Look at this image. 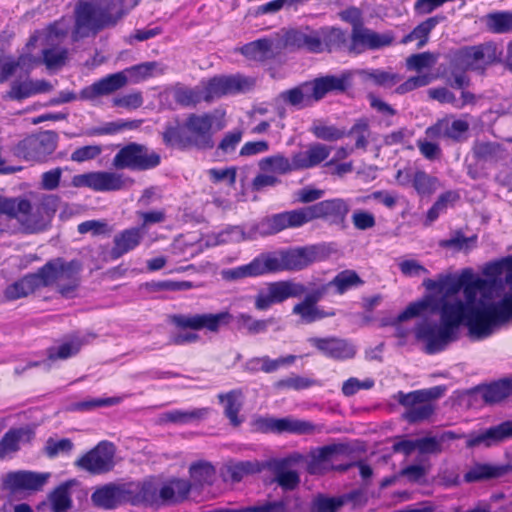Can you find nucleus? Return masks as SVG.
Segmentation results:
<instances>
[{
    "mask_svg": "<svg viewBox=\"0 0 512 512\" xmlns=\"http://www.w3.org/2000/svg\"><path fill=\"white\" fill-rule=\"evenodd\" d=\"M444 19V16L436 15L427 18L413 29V36H415V39L418 40V49L422 48L427 44L430 32Z\"/></svg>",
    "mask_w": 512,
    "mask_h": 512,
    "instance_id": "58",
    "label": "nucleus"
},
{
    "mask_svg": "<svg viewBox=\"0 0 512 512\" xmlns=\"http://www.w3.org/2000/svg\"><path fill=\"white\" fill-rule=\"evenodd\" d=\"M319 38L322 44V52L326 49L340 46L346 41V33L340 28L336 27H321L319 28Z\"/></svg>",
    "mask_w": 512,
    "mask_h": 512,
    "instance_id": "55",
    "label": "nucleus"
},
{
    "mask_svg": "<svg viewBox=\"0 0 512 512\" xmlns=\"http://www.w3.org/2000/svg\"><path fill=\"white\" fill-rule=\"evenodd\" d=\"M350 207L341 198H334L317 202L308 206L310 221L322 219L331 225L343 224Z\"/></svg>",
    "mask_w": 512,
    "mask_h": 512,
    "instance_id": "20",
    "label": "nucleus"
},
{
    "mask_svg": "<svg viewBox=\"0 0 512 512\" xmlns=\"http://www.w3.org/2000/svg\"><path fill=\"white\" fill-rule=\"evenodd\" d=\"M310 86L311 84L308 81L304 82L296 87L281 92L279 98L285 104L297 109L310 107L315 103Z\"/></svg>",
    "mask_w": 512,
    "mask_h": 512,
    "instance_id": "34",
    "label": "nucleus"
},
{
    "mask_svg": "<svg viewBox=\"0 0 512 512\" xmlns=\"http://www.w3.org/2000/svg\"><path fill=\"white\" fill-rule=\"evenodd\" d=\"M253 84L252 80L240 75L214 77L209 80L204 88L206 93L205 102L209 103L215 98L247 91Z\"/></svg>",
    "mask_w": 512,
    "mask_h": 512,
    "instance_id": "19",
    "label": "nucleus"
},
{
    "mask_svg": "<svg viewBox=\"0 0 512 512\" xmlns=\"http://www.w3.org/2000/svg\"><path fill=\"white\" fill-rule=\"evenodd\" d=\"M477 242V234L466 236L461 229H458L451 231L449 238L440 240L438 245L453 252H468L477 247Z\"/></svg>",
    "mask_w": 512,
    "mask_h": 512,
    "instance_id": "35",
    "label": "nucleus"
},
{
    "mask_svg": "<svg viewBox=\"0 0 512 512\" xmlns=\"http://www.w3.org/2000/svg\"><path fill=\"white\" fill-rule=\"evenodd\" d=\"M512 438V420L504 421L482 432V444L487 447Z\"/></svg>",
    "mask_w": 512,
    "mask_h": 512,
    "instance_id": "45",
    "label": "nucleus"
},
{
    "mask_svg": "<svg viewBox=\"0 0 512 512\" xmlns=\"http://www.w3.org/2000/svg\"><path fill=\"white\" fill-rule=\"evenodd\" d=\"M209 413L208 408H196L193 410H171L160 415L161 423H173L184 425L194 422H199L207 417Z\"/></svg>",
    "mask_w": 512,
    "mask_h": 512,
    "instance_id": "36",
    "label": "nucleus"
},
{
    "mask_svg": "<svg viewBox=\"0 0 512 512\" xmlns=\"http://www.w3.org/2000/svg\"><path fill=\"white\" fill-rule=\"evenodd\" d=\"M303 460L302 454L292 453L283 458L270 459L266 462L265 467L272 472L273 483H276L283 491H293L299 487L301 482L298 468Z\"/></svg>",
    "mask_w": 512,
    "mask_h": 512,
    "instance_id": "9",
    "label": "nucleus"
},
{
    "mask_svg": "<svg viewBox=\"0 0 512 512\" xmlns=\"http://www.w3.org/2000/svg\"><path fill=\"white\" fill-rule=\"evenodd\" d=\"M129 493L131 491L127 490V483H110L96 489L91 496V500L97 507L113 509L123 502H128Z\"/></svg>",
    "mask_w": 512,
    "mask_h": 512,
    "instance_id": "23",
    "label": "nucleus"
},
{
    "mask_svg": "<svg viewBox=\"0 0 512 512\" xmlns=\"http://www.w3.org/2000/svg\"><path fill=\"white\" fill-rule=\"evenodd\" d=\"M309 342L325 356L336 360L351 359L356 354L355 347L344 339L312 337Z\"/></svg>",
    "mask_w": 512,
    "mask_h": 512,
    "instance_id": "22",
    "label": "nucleus"
},
{
    "mask_svg": "<svg viewBox=\"0 0 512 512\" xmlns=\"http://www.w3.org/2000/svg\"><path fill=\"white\" fill-rule=\"evenodd\" d=\"M363 284V280L354 270H344L339 272L330 282L327 283L330 287H335L338 294H344L352 287Z\"/></svg>",
    "mask_w": 512,
    "mask_h": 512,
    "instance_id": "49",
    "label": "nucleus"
},
{
    "mask_svg": "<svg viewBox=\"0 0 512 512\" xmlns=\"http://www.w3.org/2000/svg\"><path fill=\"white\" fill-rule=\"evenodd\" d=\"M74 448L73 442L68 438H63L60 440H55L53 438H48L45 446L44 452L49 458H55L59 454H68Z\"/></svg>",
    "mask_w": 512,
    "mask_h": 512,
    "instance_id": "62",
    "label": "nucleus"
},
{
    "mask_svg": "<svg viewBox=\"0 0 512 512\" xmlns=\"http://www.w3.org/2000/svg\"><path fill=\"white\" fill-rule=\"evenodd\" d=\"M163 143L170 148L187 149L190 148V141L187 137L184 124L178 119L168 121L161 133Z\"/></svg>",
    "mask_w": 512,
    "mask_h": 512,
    "instance_id": "32",
    "label": "nucleus"
},
{
    "mask_svg": "<svg viewBox=\"0 0 512 512\" xmlns=\"http://www.w3.org/2000/svg\"><path fill=\"white\" fill-rule=\"evenodd\" d=\"M133 180L123 174L107 171L88 172L73 176L74 187H88L94 191H118L131 185Z\"/></svg>",
    "mask_w": 512,
    "mask_h": 512,
    "instance_id": "13",
    "label": "nucleus"
},
{
    "mask_svg": "<svg viewBox=\"0 0 512 512\" xmlns=\"http://www.w3.org/2000/svg\"><path fill=\"white\" fill-rule=\"evenodd\" d=\"M284 45L292 49H304L310 53H322L319 29L302 26L288 30L284 35Z\"/></svg>",
    "mask_w": 512,
    "mask_h": 512,
    "instance_id": "21",
    "label": "nucleus"
},
{
    "mask_svg": "<svg viewBox=\"0 0 512 512\" xmlns=\"http://www.w3.org/2000/svg\"><path fill=\"white\" fill-rule=\"evenodd\" d=\"M82 263L73 259L66 261L62 257L49 260L37 270L42 287H55L63 297L69 298L80 285Z\"/></svg>",
    "mask_w": 512,
    "mask_h": 512,
    "instance_id": "4",
    "label": "nucleus"
},
{
    "mask_svg": "<svg viewBox=\"0 0 512 512\" xmlns=\"http://www.w3.org/2000/svg\"><path fill=\"white\" fill-rule=\"evenodd\" d=\"M512 322V289L506 291L499 301L482 303V338L490 336L500 327Z\"/></svg>",
    "mask_w": 512,
    "mask_h": 512,
    "instance_id": "11",
    "label": "nucleus"
},
{
    "mask_svg": "<svg viewBox=\"0 0 512 512\" xmlns=\"http://www.w3.org/2000/svg\"><path fill=\"white\" fill-rule=\"evenodd\" d=\"M26 435V430H9L0 440V458L19 449V442Z\"/></svg>",
    "mask_w": 512,
    "mask_h": 512,
    "instance_id": "61",
    "label": "nucleus"
},
{
    "mask_svg": "<svg viewBox=\"0 0 512 512\" xmlns=\"http://www.w3.org/2000/svg\"><path fill=\"white\" fill-rule=\"evenodd\" d=\"M49 500L53 512H66L72 506V499L70 495V484L63 483L55 488L50 496Z\"/></svg>",
    "mask_w": 512,
    "mask_h": 512,
    "instance_id": "50",
    "label": "nucleus"
},
{
    "mask_svg": "<svg viewBox=\"0 0 512 512\" xmlns=\"http://www.w3.org/2000/svg\"><path fill=\"white\" fill-rule=\"evenodd\" d=\"M292 313L298 315L306 324L335 315L334 311H324L318 305H311L303 300L293 306Z\"/></svg>",
    "mask_w": 512,
    "mask_h": 512,
    "instance_id": "41",
    "label": "nucleus"
},
{
    "mask_svg": "<svg viewBox=\"0 0 512 512\" xmlns=\"http://www.w3.org/2000/svg\"><path fill=\"white\" fill-rule=\"evenodd\" d=\"M324 245H307L275 253H264L268 274L280 271H300L311 264L325 259Z\"/></svg>",
    "mask_w": 512,
    "mask_h": 512,
    "instance_id": "6",
    "label": "nucleus"
},
{
    "mask_svg": "<svg viewBox=\"0 0 512 512\" xmlns=\"http://www.w3.org/2000/svg\"><path fill=\"white\" fill-rule=\"evenodd\" d=\"M469 125L463 120H451L443 118L425 131L427 137L432 139L447 138L453 141H460L463 134L468 131Z\"/></svg>",
    "mask_w": 512,
    "mask_h": 512,
    "instance_id": "27",
    "label": "nucleus"
},
{
    "mask_svg": "<svg viewBox=\"0 0 512 512\" xmlns=\"http://www.w3.org/2000/svg\"><path fill=\"white\" fill-rule=\"evenodd\" d=\"M28 207L29 200L25 198L0 196V214L10 219H16L19 222Z\"/></svg>",
    "mask_w": 512,
    "mask_h": 512,
    "instance_id": "44",
    "label": "nucleus"
},
{
    "mask_svg": "<svg viewBox=\"0 0 512 512\" xmlns=\"http://www.w3.org/2000/svg\"><path fill=\"white\" fill-rule=\"evenodd\" d=\"M49 477L48 473H37L32 471L9 472L3 477V490L11 494H17L23 491H38L46 484Z\"/></svg>",
    "mask_w": 512,
    "mask_h": 512,
    "instance_id": "18",
    "label": "nucleus"
},
{
    "mask_svg": "<svg viewBox=\"0 0 512 512\" xmlns=\"http://www.w3.org/2000/svg\"><path fill=\"white\" fill-rule=\"evenodd\" d=\"M189 473L192 486L211 485L216 474L214 467L205 461L193 463L189 468Z\"/></svg>",
    "mask_w": 512,
    "mask_h": 512,
    "instance_id": "46",
    "label": "nucleus"
},
{
    "mask_svg": "<svg viewBox=\"0 0 512 512\" xmlns=\"http://www.w3.org/2000/svg\"><path fill=\"white\" fill-rule=\"evenodd\" d=\"M42 288L38 273H31L20 280L10 284L4 291L7 300L13 301L23 297H27L34 291Z\"/></svg>",
    "mask_w": 512,
    "mask_h": 512,
    "instance_id": "33",
    "label": "nucleus"
},
{
    "mask_svg": "<svg viewBox=\"0 0 512 512\" xmlns=\"http://www.w3.org/2000/svg\"><path fill=\"white\" fill-rule=\"evenodd\" d=\"M512 474V458L506 463H482V481L500 480Z\"/></svg>",
    "mask_w": 512,
    "mask_h": 512,
    "instance_id": "54",
    "label": "nucleus"
},
{
    "mask_svg": "<svg viewBox=\"0 0 512 512\" xmlns=\"http://www.w3.org/2000/svg\"><path fill=\"white\" fill-rule=\"evenodd\" d=\"M59 198L48 195L41 200L31 203L27 211L21 216L19 223L25 232L35 233L45 229L48 221L57 210Z\"/></svg>",
    "mask_w": 512,
    "mask_h": 512,
    "instance_id": "12",
    "label": "nucleus"
},
{
    "mask_svg": "<svg viewBox=\"0 0 512 512\" xmlns=\"http://www.w3.org/2000/svg\"><path fill=\"white\" fill-rule=\"evenodd\" d=\"M308 222L311 221L308 206H305L264 218L251 228L248 235L240 226H233L221 233L219 237H221V242H240L246 239H253L257 234L262 236L272 235L288 228H298Z\"/></svg>",
    "mask_w": 512,
    "mask_h": 512,
    "instance_id": "2",
    "label": "nucleus"
},
{
    "mask_svg": "<svg viewBox=\"0 0 512 512\" xmlns=\"http://www.w3.org/2000/svg\"><path fill=\"white\" fill-rule=\"evenodd\" d=\"M82 342L79 339L72 340L61 344L58 347H51L48 349L49 360H65L77 354L80 351Z\"/></svg>",
    "mask_w": 512,
    "mask_h": 512,
    "instance_id": "59",
    "label": "nucleus"
},
{
    "mask_svg": "<svg viewBox=\"0 0 512 512\" xmlns=\"http://www.w3.org/2000/svg\"><path fill=\"white\" fill-rule=\"evenodd\" d=\"M115 446L108 441H101L93 449L75 461V466L93 475L111 471L115 465Z\"/></svg>",
    "mask_w": 512,
    "mask_h": 512,
    "instance_id": "14",
    "label": "nucleus"
},
{
    "mask_svg": "<svg viewBox=\"0 0 512 512\" xmlns=\"http://www.w3.org/2000/svg\"><path fill=\"white\" fill-rule=\"evenodd\" d=\"M240 51L249 59L264 61L274 56L273 41L267 38L259 39L244 45Z\"/></svg>",
    "mask_w": 512,
    "mask_h": 512,
    "instance_id": "40",
    "label": "nucleus"
},
{
    "mask_svg": "<svg viewBox=\"0 0 512 512\" xmlns=\"http://www.w3.org/2000/svg\"><path fill=\"white\" fill-rule=\"evenodd\" d=\"M310 131L316 138L325 141H336L346 136V130L322 124H314L310 128Z\"/></svg>",
    "mask_w": 512,
    "mask_h": 512,
    "instance_id": "63",
    "label": "nucleus"
},
{
    "mask_svg": "<svg viewBox=\"0 0 512 512\" xmlns=\"http://www.w3.org/2000/svg\"><path fill=\"white\" fill-rule=\"evenodd\" d=\"M213 122V116L208 113L188 115L184 122V128L191 147L199 150H208L214 147L212 138Z\"/></svg>",
    "mask_w": 512,
    "mask_h": 512,
    "instance_id": "16",
    "label": "nucleus"
},
{
    "mask_svg": "<svg viewBox=\"0 0 512 512\" xmlns=\"http://www.w3.org/2000/svg\"><path fill=\"white\" fill-rule=\"evenodd\" d=\"M145 231L142 227H133L126 229L114 236L113 244L110 251V257L116 260L136 248L142 241Z\"/></svg>",
    "mask_w": 512,
    "mask_h": 512,
    "instance_id": "29",
    "label": "nucleus"
},
{
    "mask_svg": "<svg viewBox=\"0 0 512 512\" xmlns=\"http://www.w3.org/2000/svg\"><path fill=\"white\" fill-rule=\"evenodd\" d=\"M171 322L181 329L202 330L206 329L212 333H218L220 329L231 323L233 316L228 311L219 313H203L171 316Z\"/></svg>",
    "mask_w": 512,
    "mask_h": 512,
    "instance_id": "15",
    "label": "nucleus"
},
{
    "mask_svg": "<svg viewBox=\"0 0 512 512\" xmlns=\"http://www.w3.org/2000/svg\"><path fill=\"white\" fill-rule=\"evenodd\" d=\"M458 198V194L453 191H447L441 194L433 206L428 210L424 225L430 226L439 217V215L444 212L450 204L457 201Z\"/></svg>",
    "mask_w": 512,
    "mask_h": 512,
    "instance_id": "52",
    "label": "nucleus"
},
{
    "mask_svg": "<svg viewBox=\"0 0 512 512\" xmlns=\"http://www.w3.org/2000/svg\"><path fill=\"white\" fill-rule=\"evenodd\" d=\"M268 274L264 254L253 259L249 264L227 270L223 273L228 280H237L245 277H255Z\"/></svg>",
    "mask_w": 512,
    "mask_h": 512,
    "instance_id": "37",
    "label": "nucleus"
},
{
    "mask_svg": "<svg viewBox=\"0 0 512 512\" xmlns=\"http://www.w3.org/2000/svg\"><path fill=\"white\" fill-rule=\"evenodd\" d=\"M161 156L146 145L131 142L122 147L114 156L112 165L116 169L146 171L157 167Z\"/></svg>",
    "mask_w": 512,
    "mask_h": 512,
    "instance_id": "8",
    "label": "nucleus"
},
{
    "mask_svg": "<svg viewBox=\"0 0 512 512\" xmlns=\"http://www.w3.org/2000/svg\"><path fill=\"white\" fill-rule=\"evenodd\" d=\"M127 83V77L124 72L110 74L92 85L83 88L80 92V98L83 100H93L99 96L111 94Z\"/></svg>",
    "mask_w": 512,
    "mask_h": 512,
    "instance_id": "24",
    "label": "nucleus"
},
{
    "mask_svg": "<svg viewBox=\"0 0 512 512\" xmlns=\"http://www.w3.org/2000/svg\"><path fill=\"white\" fill-rule=\"evenodd\" d=\"M445 390L444 386H434L409 393L398 392L395 398L405 408L403 419L411 424L428 420L435 411L433 400L440 398Z\"/></svg>",
    "mask_w": 512,
    "mask_h": 512,
    "instance_id": "7",
    "label": "nucleus"
},
{
    "mask_svg": "<svg viewBox=\"0 0 512 512\" xmlns=\"http://www.w3.org/2000/svg\"><path fill=\"white\" fill-rule=\"evenodd\" d=\"M219 403L223 406V413L234 427L240 426L244 418L239 416L243 407L244 395L241 389H233L227 393H220L217 396Z\"/></svg>",
    "mask_w": 512,
    "mask_h": 512,
    "instance_id": "30",
    "label": "nucleus"
},
{
    "mask_svg": "<svg viewBox=\"0 0 512 512\" xmlns=\"http://www.w3.org/2000/svg\"><path fill=\"white\" fill-rule=\"evenodd\" d=\"M295 361V356L289 355L286 357H280L278 359H270L268 356L257 357L248 363L247 369L250 371H257L256 364L262 363L261 370L265 373H271L276 371L280 366L286 364H292Z\"/></svg>",
    "mask_w": 512,
    "mask_h": 512,
    "instance_id": "56",
    "label": "nucleus"
},
{
    "mask_svg": "<svg viewBox=\"0 0 512 512\" xmlns=\"http://www.w3.org/2000/svg\"><path fill=\"white\" fill-rule=\"evenodd\" d=\"M257 423L262 429L273 432H292L304 434L312 431L313 429V426L309 422L293 420L290 418H266L258 420Z\"/></svg>",
    "mask_w": 512,
    "mask_h": 512,
    "instance_id": "31",
    "label": "nucleus"
},
{
    "mask_svg": "<svg viewBox=\"0 0 512 512\" xmlns=\"http://www.w3.org/2000/svg\"><path fill=\"white\" fill-rule=\"evenodd\" d=\"M512 395V377L504 378L490 384H482V398L493 404Z\"/></svg>",
    "mask_w": 512,
    "mask_h": 512,
    "instance_id": "38",
    "label": "nucleus"
},
{
    "mask_svg": "<svg viewBox=\"0 0 512 512\" xmlns=\"http://www.w3.org/2000/svg\"><path fill=\"white\" fill-rule=\"evenodd\" d=\"M309 288L300 282L293 280H282L270 282L266 287L260 289L255 296L254 306L259 311H265L272 305L282 303L289 298H299L305 294L303 301L317 305V303L327 294L329 285L321 284L316 288Z\"/></svg>",
    "mask_w": 512,
    "mask_h": 512,
    "instance_id": "3",
    "label": "nucleus"
},
{
    "mask_svg": "<svg viewBox=\"0 0 512 512\" xmlns=\"http://www.w3.org/2000/svg\"><path fill=\"white\" fill-rule=\"evenodd\" d=\"M95 4L106 27L114 26L126 13L124 0H100Z\"/></svg>",
    "mask_w": 512,
    "mask_h": 512,
    "instance_id": "39",
    "label": "nucleus"
},
{
    "mask_svg": "<svg viewBox=\"0 0 512 512\" xmlns=\"http://www.w3.org/2000/svg\"><path fill=\"white\" fill-rule=\"evenodd\" d=\"M128 502L133 505H159V482L155 479H148L143 482L127 483Z\"/></svg>",
    "mask_w": 512,
    "mask_h": 512,
    "instance_id": "25",
    "label": "nucleus"
},
{
    "mask_svg": "<svg viewBox=\"0 0 512 512\" xmlns=\"http://www.w3.org/2000/svg\"><path fill=\"white\" fill-rule=\"evenodd\" d=\"M192 484L185 479L172 478L159 484V505L176 504L188 498Z\"/></svg>",
    "mask_w": 512,
    "mask_h": 512,
    "instance_id": "28",
    "label": "nucleus"
},
{
    "mask_svg": "<svg viewBox=\"0 0 512 512\" xmlns=\"http://www.w3.org/2000/svg\"><path fill=\"white\" fill-rule=\"evenodd\" d=\"M486 25L494 33H512V13L496 12L486 16Z\"/></svg>",
    "mask_w": 512,
    "mask_h": 512,
    "instance_id": "53",
    "label": "nucleus"
},
{
    "mask_svg": "<svg viewBox=\"0 0 512 512\" xmlns=\"http://www.w3.org/2000/svg\"><path fill=\"white\" fill-rule=\"evenodd\" d=\"M373 33V30L364 27L363 24L352 28L351 45L349 50L351 52H360L362 49L372 50Z\"/></svg>",
    "mask_w": 512,
    "mask_h": 512,
    "instance_id": "51",
    "label": "nucleus"
},
{
    "mask_svg": "<svg viewBox=\"0 0 512 512\" xmlns=\"http://www.w3.org/2000/svg\"><path fill=\"white\" fill-rule=\"evenodd\" d=\"M74 39L84 38L90 34H96L106 28L104 20L98 13L95 2H79L75 10Z\"/></svg>",
    "mask_w": 512,
    "mask_h": 512,
    "instance_id": "17",
    "label": "nucleus"
},
{
    "mask_svg": "<svg viewBox=\"0 0 512 512\" xmlns=\"http://www.w3.org/2000/svg\"><path fill=\"white\" fill-rule=\"evenodd\" d=\"M438 179L422 170L413 174L412 186L421 196L431 195L437 189Z\"/></svg>",
    "mask_w": 512,
    "mask_h": 512,
    "instance_id": "57",
    "label": "nucleus"
},
{
    "mask_svg": "<svg viewBox=\"0 0 512 512\" xmlns=\"http://www.w3.org/2000/svg\"><path fill=\"white\" fill-rule=\"evenodd\" d=\"M357 73L363 81L372 82L374 85L384 88H390L401 80L399 74L380 69L359 70Z\"/></svg>",
    "mask_w": 512,
    "mask_h": 512,
    "instance_id": "43",
    "label": "nucleus"
},
{
    "mask_svg": "<svg viewBox=\"0 0 512 512\" xmlns=\"http://www.w3.org/2000/svg\"><path fill=\"white\" fill-rule=\"evenodd\" d=\"M343 505V500L318 495L312 502L311 512H336Z\"/></svg>",
    "mask_w": 512,
    "mask_h": 512,
    "instance_id": "64",
    "label": "nucleus"
},
{
    "mask_svg": "<svg viewBox=\"0 0 512 512\" xmlns=\"http://www.w3.org/2000/svg\"><path fill=\"white\" fill-rule=\"evenodd\" d=\"M331 153V147L313 143L306 151L294 153L291 160L283 154H275L260 160L259 168L265 172L286 174L296 170L315 167L325 161Z\"/></svg>",
    "mask_w": 512,
    "mask_h": 512,
    "instance_id": "5",
    "label": "nucleus"
},
{
    "mask_svg": "<svg viewBox=\"0 0 512 512\" xmlns=\"http://www.w3.org/2000/svg\"><path fill=\"white\" fill-rule=\"evenodd\" d=\"M346 136L355 140V149L365 151L370 140L372 139L369 120L364 117L357 119L352 127L346 131Z\"/></svg>",
    "mask_w": 512,
    "mask_h": 512,
    "instance_id": "42",
    "label": "nucleus"
},
{
    "mask_svg": "<svg viewBox=\"0 0 512 512\" xmlns=\"http://www.w3.org/2000/svg\"><path fill=\"white\" fill-rule=\"evenodd\" d=\"M422 286L429 292L411 302L396 318L399 324L425 312L439 314V322L421 321L414 328L415 337L425 343V352L435 354L459 339L460 328H468L469 336L480 339V276L470 268L460 273H441L427 278Z\"/></svg>",
    "mask_w": 512,
    "mask_h": 512,
    "instance_id": "1",
    "label": "nucleus"
},
{
    "mask_svg": "<svg viewBox=\"0 0 512 512\" xmlns=\"http://www.w3.org/2000/svg\"><path fill=\"white\" fill-rule=\"evenodd\" d=\"M57 142L56 132L42 131L20 141L14 149V154L26 160L43 161L55 151Z\"/></svg>",
    "mask_w": 512,
    "mask_h": 512,
    "instance_id": "10",
    "label": "nucleus"
},
{
    "mask_svg": "<svg viewBox=\"0 0 512 512\" xmlns=\"http://www.w3.org/2000/svg\"><path fill=\"white\" fill-rule=\"evenodd\" d=\"M265 465L258 461H240L226 467L227 475L233 482L241 481L245 476L259 473Z\"/></svg>",
    "mask_w": 512,
    "mask_h": 512,
    "instance_id": "47",
    "label": "nucleus"
},
{
    "mask_svg": "<svg viewBox=\"0 0 512 512\" xmlns=\"http://www.w3.org/2000/svg\"><path fill=\"white\" fill-rule=\"evenodd\" d=\"M175 101L182 106H195L198 103L205 101V89L195 88H181L175 92Z\"/></svg>",
    "mask_w": 512,
    "mask_h": 512,
    "instance_id": "60",
    "label": "nucleus"
},
{
    "mask_svg": "<svg viewBox=\"0 0 512 512\" xmlns=\"http://www.w3.org/2000/svg\"><path fill=\"white\" fill-rule=\"evenodd\" d=\"M350 75L343 73L340 76L326 75L308 81L311 86L312 96L315 102L323 99L329 92H344L349 86Z\"/></svg>",
    "mask_w": 512,
    "mask_h": 512,
    "instance_id": "26",
    "label": "nucleus"
},
{
    "mask_svg": "<svg viewBox=\"0 0 512 512\" xmlns=\"http://www.w3.org/2000/svg\"><path fill=\"white\" fill-rule=\"evenodd\" d=\"M236 322L239 329L245 330L250 335H256L259 333H264L269 325L275 323L274 318L268 319H254L251 315L246 313H241L237 316Z\"/></svg>",
    "mask_w": 512,
    "mask_h": 512,
    "instance_id": "48",
    "label": "nucleus"
}]
</instances>
